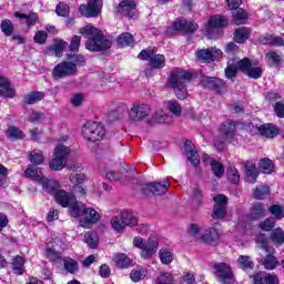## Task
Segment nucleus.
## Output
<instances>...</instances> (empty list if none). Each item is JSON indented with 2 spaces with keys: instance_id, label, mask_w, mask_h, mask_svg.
I'll return each mask as SVG.
<instances>
[{
  "instance_id": "1",
  "label": "nucleus",
  "mask_w": 284,
  "mask_h": 284,
  "mask_svg": "<svg viewBox=\"0 0 284 284\" xmlns=\"http://www.w3.org/2000/svg\"><path fill=\"white\" fill-rule=\"evenodd\" d=\"M80 34L88 39L85 48L90 52H101V50L112 48V40L105 38L103 33L92 24L81 28Z\"/></svg>"
},
{
  "instance_id": "2",
  "label": "nucleus",
  "mask_w": 284,
  "mask_h": 284,
  "mask_svg": "<svg viewBox=\"0 0 284 284\" xmlns=\"http://www.w3.org/2000/svg\"><path fill=\"white\" fill-rule=\"evenodd\" d=\"M192 79V72L183 69H174L169 77V85L174 90V94L178 99L183 101L187 99V83Z\"/></svg>"
},
{
  "instance_id": "3",
  "label": "nucleus",
  "mask_w": 284,
  "mask_h": 284,
  "mask_svg": "<svg viewBox=\"0 0 284 284\" xmlns=\"http://www.w3.org/2000/svg\"><path fill=\"white\" fill-rule=\"evenodd\" d=\"M267 237L265 235H258L256 237V243L260 247V250H264V252L267 254L263 260H262V265L264 270H276L278 267V258L274 256V247L267 245Z\"/></svg>"
},
{
  "instance_id": "4",
  "label": "nucleus",
  "mask_w": 284,
  "mask_h": 284,
  "mask_svg": "<svg viewBox=\"0 0 284 284\" xmlns=\"http://www.w3.org/2000/svg\"><path fill=\"white\" fill-rule=\"evenodd\" d=\"M82 136L85 141H101L105 136V128L99 122H87L82 128Z\"/></svg>"
},
{
  "instance_id": "5",
  "label": "nucleus",
  "mask_w": 284,
  "mask_h": 284,
  "mask_svg": "<svg viewBox=\"0 0 284 284\" xmlns=\"http://www.w3.org/2000/svg\"><path fill=\"white\" fill-rule=\"evenodd\" d=\"M139 59L149 61L150 67L154 68V70H162V68H165V55L156 54V51L152 48L142 50L139 54Z\"/></svg>"
},
{
  "instance_id": "6",
  "label": "nucleus",
  "mask_w": 284,
  "mask_h": 284,
  "mask_svg": "<svg viewBox=\"0 0 284 284\" xmlns=\"http://www.w3.org/2000/svg\"><path fill=\"white\" fill-rule=\"evenodd\" d=\"M69 155L70 148L65 145H58L54 149L53 159L50 161L49 168H51V170H54L55 172L59 170H63V168H65V165L68 164L65 159H68Z\"/></svg>"
},
{
  "instance_id": "7",
  "label": "nucleus",
  "mask_w": 284,
  "mask_h": 284,
  "mask_svg": "<svg viewBox=\"0 0 284 284\" xmlns=\"http://www.w3.org/2000/svg\"><path fill=\"white\" fill-rule=\"evenodd\" d=\"M74 74H77V64L70 61L60 62L52 70L53 79H64V77H74Z\"/></svg>"
},
{
  "instance_id": "8",
  "label": "nucleus",
  "mask_w": 284,
  "mask_h": 284,
  "mask_svg": "<svg viewBox=\"0 0 284 284\" xmlns=\"http://www.w3.org/2000/svg\"><path fill=\"white\" fill-rule=\"evenodd\" d=\"M152 109L148 104H134L129 111V121L140 123L150 116Z\"/></svg>"
},
{
  "instance_id": "9",
  "label": "nucleus",
  "mask_w": 284,
  "mask_h": 284,
  "mask_svg": "<svg viewBox=\"0 0 284 284\" xmlns=\"http://www.w3.org/2000/svg\"><path fill=\"white\" fill-rule=\"evenodd\" d=\"M169 187L170 183L168 182H155L144 185L142 192L145 196H163V194H168Z\"/></svg>"
},
{
  "instance_id": "10",
  "label": "nucleus",
  "mask_w": 284,
  "mask_h": 284,
  "mask_svg": "<svg viewBox=\"0 0 284 284\" xmlns=\"http://www.w3.org/2000/svg\"><path fill=\"white\" fill-rule=\"evenodd\" d=\"M101 8H103V0H89L88 6L81 4L79 10L82 17H98L101 14Z\"/></svg>"
},
{
  "instance_id": "11",
  "label": "nucleus",
  "mask_w": 284,
  "mask_h": 284,
  "mask_svg": "<svg viewBox=\"0 0 284 284\" xmlns=\"http://www.w3.org/2000/svg\"><path fill=\"white\" fill-rule=\"evenodd\" d=\"M214 203L212 219H225L227 214V197L219 194L214 197Z\"/></svg>"
},
{
  "instance_id": "12",
  "label": "nucleus",
  "mask_w": 284,
  "mask_h": 284,
  "mask_svg": "<svg viewBox=\"0 0 284 284\" xmlns=\"http://www.w3.org/2000/svg\"><path fill=\"white\" fill-rule=\"evenodd\" d=\"M223 57V52L216 48L201 49L196 51L199 61L210 63L211 61H219Z\"/></svg>"
},
{
  "instance_id": "13",
  "label": "nucleus",
  "mask_w": 284,
  "mask_h": 284,
  "mask_svg": "<svg viewBox=\"0 0 284 284\" xmlns=\"http://www.w3.org/2000/svg\"><path fill=\"white\" fill-rule=\"evenodd\" d=\"M84 219L80 220V225L81 227H84L85 230H90L94 223H99L101 221V215L97 210L92 207H87L84 209Z\"/></svg>"
},
{
  "instance_id": "14",
  "label": "nucleus",
  "mask_w": 284,
  "mask_h": 284,
  "mask_svg": "<svg viewBox=\"0 0 284 284\" xmlns=\"http://www.w3.org/2000/svg\"><path fill=\"white\" fill-rule=\"evenodd\" d=\"M214 270L217 272V278H220L223 284L234 283V277L232 274V267L225 263L214 264Z\"/></svg>"
},
{
  "instance_id": "15",
  "label": "nucleus",
  "mask_w": 284,
  "mask_h": 284,
  "mask_svg": "<svg viewBox=\"0 0 284 284\" xmlns=\"http://www.w3.org/2000/svg\"><path fill=\"white\" fill-rule=\"evenodd\" d=\"M220 136L223 141L232 143L234 136H236V123L232 120H226L220 129Z\"/></svg>"
},
{
  "instance_id": "16",
  "label": "nucleus",
  "mask_w": 284,
  "mask_h": 284,
  "mask_svg": "<svg viewBox=\"0 0 284 284\" xmlns=\"http://www.w3.org/2000/svg\"><path fill=\"white\" fill-rule=\"evenodd\" d=\"M224 26H227V19L223 16H213L209 20V27L206 29V34L209 36V39H214V30H219V28H224Z\"/></svg>"
},
{
  "instance_id": "17",
  "label": "nucleus",
  "mask_w": 284,
  "mask_h": 284,
  "mask_svg": "<svg viewBox=\"0 0 284 284\" xmlns=\"http://www.w3.org/2000/svg\"><path fill=\"white\" fill-rule=\"evenodd\" d=\"M184 150L187 161L193 165V168H199L201 160L199 159V152L196 151V146L192 141L186 140L184 142Z\"/></svg>"
},
{
  "instance_id": "18",
  "label": "nucleus",
  "mask_w": 284,
  "mask_h": 284,
  "mask_svg": "<svg viewBox=\"0 0 284 284\" xmlns=\"http://www.w3.org/2000/svg\"><path fill=\"white\" fill-rule=\"evenodd\" d=\"M134 10H136V1L134 0H123L118 6V12L130 19L134 17Z\"/></svg>"
},
{
  "instance_id": "19",
  "label": "nucleus",
  "mask_w": 284,
  "mask_h": 284,
  "mask_svg": "<svg viewBox=\"0 0 284 284\" xmlns=\"http://www.w3.org/2000/svg\"><path fill=\"white\" fill-rule=\"evenodd\" d=\"M156 250H159V242L154 239H149L141 250L142 258H152L156 254Z\"/></svg>"
},
{
  "instance_id": "20",
  "label": "nucleus",
  "mask_w": 284,
  "mask_h": 284,
  "mask_svg": "<svg viewBox=\"0 0 284 284\" xmlns=\"http://www.w3.org/2000/svg\"><path fill=\"white\" fill-rule=\"evenodd\" d=\"M203 161H204V163L210 164L214 176H216L217 179L223 178V175L225 174V168L223 166V163H221L212 158H209L207 154L204 155Z\"/></svg>"
},
{
  "instance_id": "21",
  "label": "nucleus",
  "mask_w": 284,
  "mask_h": 284,
  "mask_svg": "<svg viewBox=\"0 0 284 284\" xmlns=\"http://www.w3.org/2000/svg\"><path fill=\"white\" fill-rule=\"evenodd\" d=\"M39 164H29L27 170L24 171L26 179H32V181H38L41 183L45 179L41 169L38 166Z\"/></svg>"
},
{
  "instance_id": "22",
  "label": "nucleus",
  "mask_w": 284,
  "mask_h": 284,
  "mask_svg": "<svg viewBox=\"0 0 284 284\" xmlns=\"http://www.w3.org/2000/svg\"><path fill=\"white\" fill-rule=\"evenodd\" d=\"M257 132L261 136H265L266 139H274V136H278V128L272 123L261 124L257 126Z\"/></svg>"
},
{
  "instance_id": "23",
  "label": "nucleus",
  "mask_w": 284,
  "mask_h": 284,
  "mask_svg": "<svg viewBox=\"0 0 284 284\" xmlns=\"http://www.w3.org/2000/svg\"><path fill=\"white\" fill-rule=\"evenodd\" d=\"M0 97L3 99H14V89H12V84L10 81L6 79V77L0 75Z\"/></svg>"
},
{
  "instance_id": "24",
  "label": "nucleus",
  "mask_w": 284,
  "mask_h": 284,
  "mask_svg": "<svg viewBox=\"0 0 284 284\" xmlns=\"http://www.w3.org/2000/svg\"><path fill=\"white\" fill-rule=\"evenodd\" d=\"M254 284H278V277L274 274L261 272L253 276Z\"/></svg>"
},
{
  "instance_id": "25",
  "label": "nucleus",
  "mask_w": 284,
  "mask_h": 284,
  "mask_svg": "<svg viewBox=\"0 0 284 284\" xmlns=\"http://www.w3.org/2000/svg\"><path fill=\"white\" fill-rule=\"evenodd\" d=\"M53 196L57 203H59V205H61L62 207H69L71 203H74V195L68 194L63 190H58Z\"/></svg>"
},
{
  "instance_id": "26",
  "label": "nucleus",
  "mask_w": 284,
  "mask_h": 284,
  "mask_svg": "<svg viewBox=\"0 0 284 284\" xmlns=\"http://www.w3.org/2000/svg\"><path fill=\"white\" fill-rule=\"evenodd\" d=\"M201 84L209 90H221L225 85V82L219 78L205 77L202 79Z\"/></svg>"
},
{
  "instance_id": "27",
  "label": "nucleus",
  "mask_w": 284,
  "mask_h": 284,
  "mask_svg": "<svg viewBox=\"0 0 284 284\" xmlns=\"http://www.w3.org/2000/svg\"><path fill=\"white\" fill-rule=\"evenodd\" d=\"M40 185H42V189L44 192H48V194H51L54 196L60 187L59 182L55 180H50L48 178H44L40 181Z\"/></svg>"
},
{
  "instance_id": "28",
  "label": "nucleus",
  "mask_w": 284,
  "mask_h": 284,
  "mask_svg": "<svg viewBox=\"0 0 284 284\" xmlns=\"http://www.w3.org/2000/svg\"><path fill=\"white\" fill-rule=\"evenodd\" d=\"M219 239V231L214 227H209L202 233L201 240L202 243H206V245H212V243H216Z\"/></svg>"
},
{
  "instance_id": "29",
  "label": "nucleus",
  "mask_w": 284,
  "mask_h": 284,
  "mask_svg": "<svg viewBox=\"0 0 284 284\" xmlns=\"http://www.w3.org/2000/svg\"><path fill=\"white\" fill-rule=\"evenodd\" d=\"M85 213V204L82 202H77L75 200L69 205V214L73 216V219H79L80 216H84Z\"/></svg>"
},
{
  "instance_id": "30",
  "label": "nucleus",
  "mask_w": 284,
  "mask_h": 284,
  "mask_svg": "<svg viewBox=\"0 0 284 284\" xmlns=\"http://www.w3.org/2000/svg\"><path fill=\"white\" fill-rule=\"evenodd\" d=\"M120 217L122 219V223H124V227H134L139 224V219L133 212L122 211Z\"/></svg>"
},
{
  "instance_id": "31",
  "label": "nucleus",
  "mask_w": 284,
  "mask_h": 284,
  "mask_svg": "<svg viewBox=\"0 0 284 284\" xmlns=\"http://www.w3.org/2000/svg\"><path fill=\"white\" fill-rule=\"evenodd\" d=\"M26 260L21 255H17L12 258L11 262V270L17 274L18 276H21L23 274V270H26Z\"/></svg>"
},
{
  "instance_id": "32",
  "label": "nucleus",
  "mask_w": 284,
  "mask_h": 284,
  "mask_svg": "<svg viewBox=\"0 0 284 284\" xmlns=\"http://www.w3.org/2000/svg\"><path fill=\"white\" fill-rule=\"evenodd\" d=\"M43 99H45V93L41 91H33L23 97V101L27 105H34V103H39V101H43Z\"/></svg>"
},
{
  "instance_id": "33",
  "label": "nucleus",
  "mask_w": 284,
  "mask_h": 284,
  "mask_svg": "<svg viewBox=\"0 0 284 284\" xmlns=\"http://www.w3.org/2000/svg\"><path fill=\"white\" fill-rule=\"evenodd\" d=\"M113 263H115L116 267L125 270L132 265V260H130L125 253H116L113 257Z\"/></svg>"
},
{
  "instance_id": "34",
  "label": "nucleus",
  "mask_w": 284,
  "mask_h": 284,
  "mask_svg": "<svg viewBox=\"0 0 284 284\" xmlns=\"http://www.w3.org/2000/svg\"><path fill=\"white\" fill-rule=\"evenodd\" d=\"M245 172L250 183H256V179H258V170H256V163L247 161L245 164Z\"/></svg>"
},
{
  "instance_id": "35",
  "label": "nucleus",
  "mask_w": 284,
  "mask_h": 284,
  "mask_svg": "<svg viewBox=\"0 0 284 284\" xmlns=\"http://www.w3.org/2000/svg\"><path fill=\"white\" fill-rule=\"evenodd\" d=\"M250 39V29L247 27H240L234 32V41L236 43H245Z\"/></svg>"
},
{
  "instance_id": "36",
  "label": "nucleus",
  "mask_w": 284,
  "mask_h": 284,
  "mask_svg": "<svg viewBox=\"0 0 284 284\" xmlns=\"http://www.w3.org/2000/svg\"><path fill=\"white\" fill-rule=\"evenodd\" d=\"M47 257L49 261H59L61 258V252L59 251V245L50 242L47 244Z\"/></svg>"
},
{
  "instance_id": "37",
  "label": "nucleus",
  "mask_w": 284,
  "mask_h": 284,
  "mask_svg": "<svg viewBox=\"0 0 284 284\" xmlns=\"http://www.w3.org/2000/svg\"><path fill=\"white\" fill-rule=\"evenodd\" d=\"M111 227L116 234H123L125 232V224L121 215H115L111 219Z\"/></svg>"
},
{
  "instance_id": "38",
  "label": "nucleus",
  "mask_w": 284,
  "mask_h": 284,
  "mask_svg": "<svg viewBox=\"0 0 284 284\" xmlns=\"http://www.w3.org/2000/svg\"><path fill=\"white\" fill-rule=\"evenodd\" d=\"M251 219H263L265 216V205L263 203H255L251 207Z\"/></svg>"
},
{
  "instance_id": "39",
  "label": "nucleus",
  "mask_w": 284,
  "mask_h": 284,
  "mask_svg": "<svg viewBox=\"0 0 284 284\" xmlns=\"http://www.w3.org/2000/svg\"><path fill=\"white\" fill-rule=\"evenodd\" d=\"M270 196V186L267 185H260L253 191V199L261 201L263 199H267Z\"/></svg>"
},
{
  "instance_id": "40",
  "label": "nucleus",
  "mask_w": 284,
  "mask_h": 284,
  "mask_svg": "<svg viewBox=\"0 0 284 284\" xmlns=\"http://www.w3.org/2000/svg\"><path fill=\"white\" fill-rule=\"evenodd\" d=\"M146 276H148V270L143 267H136L132 270L130 273V278L134 283H139V281H143V278H145Z\"/></svg>"
},
{
  "instance_id": "41",
  "label": "nucleus",
  "mask_w": 284,
  "mask_h": 284,
  "mask_svg": "<svg viewBox=\"0 0 284 284\" xmlns=\"http://www.w3.org/2000/svg\"><path fill=\"white\" fill-rule=\"evenodd\" d=\"M237 264L240 270H254V262L252 261V257L247 255H241L237 258Z\"/></svg>"
},
{
  "instance_id": "42",
  "label": "nucleus",
  "mask_w": 284,
  "mask_h": 284,
  "mask_svg": "<svg viewBox=\"0 0 284 284\" xmlns=\"http://www.w3.org/2000/svg\"><path fill=\"white\" fill-rule=\"evenodd\" d=\"M160 261L163 265H170L172 261H174V253L169 248H161L160 252Z\"/></svg>"
},
{
  "instance_id": "43",
  "label": "nucleus",
  "mask_w": 284,
  "mask_h": 284,
  "mask_svg": "<svg viewBox=\"0 0 284 284\" xmlns=\"http://www.w3.org/2000/svg\"><path fill=\"white\" fill-rule=\"evenodd\" d=\"M262 43L264 45H275L276 48L284 47V40L278 36H267L262 40Z\"/></svg>"
},
{
  "instance_id": "44",
  "label": "nucleus",
  "mask_w": 284,
  "mask_h": 284,
  "mask_svg": "<svg viewBox=\"0 0 284 284\" xmlns=\"http://www.w3.org/2000/svg\"><path fill=\"white\" fill-rule=\"evenodd\" d=\"M84 243L89 245L92 250L97 248L99 245V235L94 232H88L84 234Z\"/></svg>"
},
{
  "instance_id": "45",
  "label": "nucleus",
  "mask_w": 284,
  "mask_h": 284,
  "mask_svg": "<svg viewBox=\"0 0 284 284\" xmlns=\"http://www.w3.org/2000/svg\"><path fill=\"white\" fill-rule=\"evenodd\" d=\"M165 106L166 110H169V112H171V114H173L174 116H181V104H179V102H176V100H169L165 102Z\"/></svg>"
},
{
  "instance_id": "46",
  "label": "nucleus",
  "mask_w": 284,
  "mask_h": 284,
  "mask_svg": "<svg viewBox=\"0 0 284 284\" xmlns=\"http://www.w3.org/2000/svg\"><path fill=\"white\" fill-rule=\"evenodd\" d=\"M233 21L235 26H243L245 21H247V12L243 9H237L236 11H233Z\"/></svg>"
},
{
  "instance_id": "47",
  "label": "nucleus",
  "mask_w": 284,
  "mask_h": 284,
  "mask_svg": "<svg viewBox=\"0 0 284 284\" xmlns=\"http://www.w3.org/2000/svg\"><path fill=\"white\" fill-rule=\"evenodd\" d=\"M246 75L248 79H261V77H263V69H261V67H258V64L254 62L253 64H251V68L246 72Z\"/></svg>"
},
{
  "instance_id": "48",
  "label": "nucleus",
  "mask_w": 284,
  "mask_h": 284,
  "mask_svg": "<svg viewBox=\"0 0 284 284\" xmlns=\"http://www.w3.org/2000/svg\"><path fill=\"white\" fill-rule=\"evenodd\" d=\"M118 43L120 48H128L134 45V38L130 33H122L118 39Z\"/></svg>"
},
{
  "instance_id": "49",
  "label": "nucleus",
  "mask_w": 284,
  "mask_h": 284,
  "mask_svg": "<svg viewBox=\"0 0 284 284\" xmlns=\"http://www.w3.org/2000/svg\"><path fill=\"white\" fill-rule=\"evenodd\" d=\"M14 17H17L18 19H26L28 28L34 26V23L39 21V16L37 13L24 14L16 12Z\"/></svg>"
},
{
  "instance_id": "50",
  "label": "nucleus",
  "mask_w": 284,
  "mask_h": 284,
  "mask_svg": "<svg viewBox=\"0 0 284 284\" xmlns=\"http://www.w3.org/2000/svg\"><path fill=\"white\" fill-rule=\"evenodd\" d=\"M271 241L277 245H283L284 243V232L283 229L277 227L271 232Z\"/></svg>"
},
{
  "instance_id": "51",
  "label": "nucleus",
  "mask_w": 284,
  "mask_h": 284,
  "mask_svg": "<svg viewBox=\"0 0 284 284\" xmlns=\"http://www.w3.org/2000/svg\"><path fill=\"white\" fill-rule=\"evenodd\" d=\"M260 168L264 174H272V172H274V164L268 158H264L260 161Z\"/></svg>"
},
{
  "instance_id": "52",
  "label": "nucleus",
  "mask_w": 284,
  "mask_h": 284,
  "mask_svg": "<svg viewBox=\"0 0 284 284\" xmlns=\"http://www.w3.org/2000/svg\"><path fill=\"white\" fill-rule=\"evenodd\" d=\"M29 161L34 165H41L43 163V152L41 150H33L29 154Z\"/></svg>"
},
{
  "instance_id": "53",
  "label": "nucleus",
  "mask_w": 284,
  "mask_h": 284,
  "mask_svg": "<svg viewBox=\"0 0 284 284\" xmlns=\"http://www.w3.org/2000/svg\"><path fill=\"white\" fill-rule=\"evenodd\" d=\"M187 232L190 236H192L193 239H196V241H201V236H203V234H201V232H203V226L199 224H191L189 226Z\"/></svg>"
},
{
  "instance_id": "54",
  "label": "nucleus",
  "mask_w": 284,
  "mask_h": 284,
  "mask_svg": "<svg viewBox=\"0 0 284 284\" xmlns=\"http://www.w3.org/2000/svg\"><path fill=\"white\" fill-rule=\"evenodd\" d=\"M254 62L250 60L248 58H244L240 60L235 65L240 72H243V74H247L250 68L253 65Z\"/></svg>"
},
{
  "instance_id": "55",
  "label": "nucleus",
  "mask_w": 284,
  "mask_h": 284,
  "mask_svg": "<svg viewBox=\"0 0 284 284\" xmlns=\"http://www.w3.org/2000/svg\"><path fill=\"white\" fill-rule=\"evenodd\" d=\"M64 270H67L69 274H77V272H79V264L70 257L64 258Z\"/></svg>"
},
{
  "instance_id": "56",
  "label": "nucleus",
  "mask_w": 284,
  "mask_h": 284,
  "mask_svg": "<svg viewBox=\"0 0 284 284\" xmlns=\"http://www.w3.org/2000/svg\"><path fill=\"white\" fill-rule=\"evenodd\" d=\"M276 225V220L274 217H268L260 223L258 227L263 230V232H272Z\"/></svg>"
},
{
  "instance_id": "57",
  "label": "nucleus",
  "mask_w": 284,
  "mask_h": 284,
  "mask_svg": "<svg viewBox=\"0 0 284 284\" xmlns=\"http://www.w3.org/2000/svg\"><path fill=\"white\" fill-rule=\"evenodd\" d=\"M0 28L6 37H12V32H14V26H12V21L8 19L2 20Z\"/></svg>"
},
{
  "instance_id": "58",
  "label": "nucleus",
  "mask_w": 284,
  "mask_h": 284,
  "mask_svg": "<svg viewBox=\"0 0 284 284\" xmlns=\"http://www.w3.org/2000/svg\"><path fill=\"white\" fill-rule=\"evenodd\" d=\"M226 176L231 183H239L241 181V175L239 174V170L234 166H230L226 171Z\"/></svg>"
},
{
  "instance_id": "59",
  "label": "nucleus",
  "mask_w": 284,
  "mask_h": 284,
  "mask_svg": "<svg viewBox=\"0 0 284 284\" xmlns=\"http://www.w3.org/2000/svg\"><path fill=\"white\" fill-rule=\"evenodd\" d=\"M268 212L275 216L276 221H281L284 219V212H283V206L278 204H274L271 207H268Z\"/></svg>"
},
{
  "instance_id": "60",
  "label": "nucleus",
  "mask_w": 284,
  "mask_h": 284,
  "mask_svg": "<svg viewBox=\"0 0 284 284\" xmlns=\"http://www.w3.org/2000/svg\"><path fill=\"white\" fill-rule=\"evenodd\" d=\"M125 110H126L125 104L120 103L116 109H114L113 111H111L109 113V120L114 121V119H119L121 116V114H123V112H125Z\"/></svg>"
},
{
  "instance_id": "61",
  "label": "nucleus",
  "mask_w": 284,
  "mask_h": 284,
  "mask_svg": "<svg viewBox=\"0 0 284 284\" xmlns=\"http://www.w3.org/2000/svg\"><path fill=\"white\" fill-rule=\"evenodd\" d=\"M55 12L58 17H68L70 14V7L63 2H60L55 8Z\"/></svg>"
},
{
  "instance_id": "62",
  "label": "nucleus",
  "mask_w": 284,
  "mask_h": 284,
  "mask_svg": "<svg viewBox=\"0 0 284 284\" xmlns=\"http://www.w3.org/2000/svg\"><path fill=\"white\" fill-rule=\"evenodd\" d=\"M87 176L83 173H74L70 175V181L73 185H83Z\"/></svg>"
},
{
  "instance_id": "63",
  "label": "nucleus",
  "mask_w": 284,
  "mask_h": 284,
  "mask_svg": "<svg viewBox=\"0 0 284 284\" xmlns=\"http://www.w3.org/2000/svg\"><path fill=\"white\" fill-rule=\"evenodd\" d=\"M266 59H267L270 65H275V67H277L278 63H281V55H278V53H276V52H274V51L268 52V53L266 54Z\"/></svg>"
},
{
  "instance_id": "64",
  "label": "nucleus",
  "mask_w": 284,
  "mask_h": 284,
  "mask_svg": "<svg viewBox=\"0 0 284 284\" xmlns=\"http://www.w3.org/2000/svg\"><path fill=\"white\" fill-rule=\"evenodd\" d=\"M237 70H239V68L236 67V63L229 62V64L225 69V74H226L227 79H234V77H236Z\"/></svg>"
}]
</instances>
